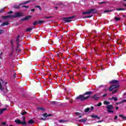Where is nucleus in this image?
I'll list each match as a JSON object with an SVG mask.
<instances>
[{
  "mask_svg": "<svg viewBox=\"0 0 126 126\" xmlns=\"http://www.w3.org/2000/svg\"><path fill=\"white\" fill-rule=\"evenodd\" d=\"M22 7H25L26 8H29V6L24 5Z\"/></svg>",
  "mask_w": 126,
  "mask_h": 126,
  "instance_id": "47",
  "label": "nucleus"
},
{
  "mask_svg": "<svg viewBox=\"0 0 126 126\" xmlns=\"http://www.w3.org/2000/svg\"><path fill=\"white\" fill-rule=\"evenodd\" d=\"M52 116V114H47V118L48 117H51Z\"/></svg>",
  "mask_w": 126,
  "mask_h": 126,
  "instance_id": "61",
  "label": "nucleus"
},
{
  "mask_svg": "<svg viewBox=\"0 0 126 126\" xmlns=\"http://www.w3.org/2000/svg\"><path fill=\"white\" fill-rule=\"evenodd\" d=\"M126 102V100L124 99L121 101L120 104H122V103H125Z\"/></svg>",
  "mask_w": 126,
  "mask_h": 126,
  "instance_id": "46",
  "label": "nucleus"
},
{
  "mask_svg": "<svg viewBox=\"0 0 126 126\" xmlns=\"http://www.w3.org/2000/svg\"><path fill=\"white\" fill-rule=\"evenodd\" d=\"M92 16H93V15H89V16H86L84 17V18H91V17H92Z\"/></svg>",
  "mask_w": 126,
  "mask_h": 126,
  "instance_id": "34",
  "label": "nucleus"
},
{
  "mask_svg": "<svg viewBox=\"0 0 126 126\" xmlns=\"http://www.w3.org/2000/svg\"><path fill=\"white\" fill-rule=\"evenodd\" d=\"M91 111H92V110H94V107H93V106H91Z\"/></svg>",
  "mask_w": 126,
  "mask_h": 126,
  "instance_id": "57",
  "label": "nucleus"
},
{
  "mask_svg": "<svg viewBox=\"0 0 126 126\" xmlns=\"http://www.w3.org/2000/svg\"><path fill=\"white\" fill-rule=\"evenodd\" d=\"M106 109H107V112L108 113H109V114L112 113H114V110H113V109H114V106L112 104H110L109 105H108L106 107Z\"/></svg>",
  "mask_w": 126,
  "mask_h": 126,
  "instance_id": "4",
  "label": "nucleus"
},
{
  "mask_svg": "<svg viewBox=\"0 0 126 126\" xmlns=\"http://www.w3.org/2000/svg\"><path fill=\"white\" fill-rule=\"evenodd\" d=\"M32 30H33V28H32V27H30V28L27 29L26 30V31L27 32H30V31H32Z\"/></svg>",
  "mask_w": 126,
  "mask_h": 126,
  "instance_id": "23",
  "label": "nucleus"
},
{
  "mask_svg": "<svg viewBox=\"0 0 126 126\" xmlns=\"http://www.w3.org/2000/svg\"><path fill=\"white\" fill-rule=\"evenodd\" d=\"M120 87V85H112L110 86L109 89V91H113L114 89H116L115 90L113 91L112 92V94H115V93H117L118 92V88Z\"/></svg>",
  "mask_w": 126,
  "mask_h": 126,
  "instance_id": "1",
  "label": "nucleus"
},
{
  "mask_svg": "<svg viewBox=\"0 0 126 126\" xmlns=\"http://www.w3.org/2000/svg\"><path fill=\"white\" fill-rule=\"evenodd\" d=\"M116 10L117 11H120V10H126V9L124 8H117Z\"/></svg>",
  "mask_w": 126,
  "mask_h": 126,
  "instance_id": "31",
  "label": "nucleus"
},
{
  "mask_svg": "<svg viewBox=\"0 0 126 126\" xmlns=\"http://www.w3.org/2000/svg\"><path fill=\"white\" fill-rule=\"evenodd\" d=\"M104 91H105V92L108 91V89H105L104 90Z\"/></svg>",
  "mask_w": 126,
  "mask_h": 126,
  "instance_id": "62",
  "label": "nucleus"
},
{
  "mask_svg": "<svg viewBox=\"0 0 126 126\" xmlns=\"http://www.w3.org/2000/svg\"><path fill=\"white\" fill-rule=\"evenodd\" d=\"M104 3H107V1H102V2H98L99 4H103Z\"/></svg>",
  "mask_w": 126,
  "mask_h": 126,
  "instance_id": "42",
  "label": "nucleus"
},
{
  "mask_svg": "<svg viewBox=\"0 0 126 126\" xmlns=\"http://www.w3.org/2000/svg\"><path fill=\"white\" fill-rule=\"evenodd\" d=\"M10 42H11V44L12 47H14V45H13V39H11Z\"/></svg>",
  "mask_w": 126,
  "mask_h": 126,
  "instance_id": "45",
  "label": "nucleus"
},
{
  "mask_svg": "<svg viewBox=\"0 0 126 126\" xmlns=\"http://www.w3.org/2000/svg\"><path fill=\"white\" fill-rule=\"evenodd\" d=\"M84 96H85L84 94H80L79 95V99H80V100L82 102L83 101H85V100H86V98L85 97H84Z\"/></svg>",
  "mask_w": 126,
  "mask_h": 126,
  "instance_id": "10",
  "label": "nucleus"
},
{
  "mask_svg": "<svg viewBox=\"0 0 126 126\" xmlns=\"http://www.w3.org/2000/svg\"><path fill=\"white\" fill-rule=\"evenodd\" d=\"M7 110V108H2L0 109V115H1L4 111H6Z\"/></svg>",
  "mask_w": 126,
  "mask_h": 126,
  "instance_id": "16",
  "label": "nucleus"
},
{
  "mask_svg": "<svg viewBox=\"0 0 126 126\" xmlns=\"http://www.w3.org/2000/svg\"><path fill=\"white\" fill-rule=\"evenodd\" d=\"M97 107H100L102 106V102H99L96 105Z\"/></svg>",
  "mask_w": 126,
  "mask_h": 126,
  "instance_id": "41",
  "label": "nucleus"
},
{
  "mask_svg": "<svg viewBox=\"0 0 126 126\" xmlns=\"http://www.w3.org/2000/svg\"><path fill=\"white\" fill-rule=\"evenodd\" d=\"M2 125L3 126H5V125H6V122H2Z\"/></svg>",
  "mask_w": 126,
  "mask_h": 126,
  "instance_id": "52",
  "label": "nucleus"
},
{
  "mask_svg": "<svg viewBox=\"0 0 126 126\" xmlns=\"http://www.w3.org/2000/svg\"><path fill=\"white\" fill-rule=\"evenodd\" d=\"M107 94H105L103 95V97H106V96H107Z\"/></svg>",
  "mask_w": 126,
  "mask_h": 126,
  "instance_id": "58",
  "label": "nucleus"
},
{
  "mask_svg": "<svg viewBox=\"0 0 126 126\" xmlns=\"http://www.w3.org/2000/svg\"><path fill=\"white\" fill-rule=\"evenodd\" d=\"M13 77H14V78H15V77H16V73H14Z\"/></svg>",
  "mask_w": 126,
  "mask_h": 126,
  "instance_id": "53",
  "label": "nucleus"
},
{
  "mask_svg": "<svg viewBox=\"0 0 126 126\" xmlns=\"http://www.w3.org/2000/svg\"><path fill=\"white\" fill-rule=\"evenodd\" d=\"M117 43H118V44H120L121 45V44H122V40H121V39H118V40H117Z\"/></svg>",
  "mask_w": 126,
  "mask_h": 126,
  "instance_id": "40",
  "label": "nucleus"
},
{
  "mask_svg": "<svg viewBox=\"0 0 126 126\" xmlns=\"http://www.w3.org/2000/svg\"><path fill=\"white\" fill-rule=\"evenodd\" d=\"M114 11V9L111 10H106L104 11V13H108V12H112Z\"/></svg>",
  "mask_w": 126,
  "mask_h": 126,
  "instance_id": "21",
  "label": "nucleus"
},
{
  "mask_svg": "<svg viewBox=\"0 0 126 126\" xmlns=\"http://www.w3.org/2000/svg\"><path fill=\"white\" fill-rule=\"evenodd\" d=\"M23 15L21 12H18L15 13V18H17L18 17H22Z\"/></svg>",
  "mask_w": 126,
  "mask_h": 126,
  "instance_id": "8",
  "label": "nucleus"
},
{
  "mask_svg": "<svg viewBox=\"0 0 126 126\" xmlns=\"http://www.w3.org/2000/svg\"><path fill=\"white\" fill-rule=\"evenodd\" d=\"M38 110H40V111H45V109L42 107H38Z\"/></svg>",
  "mask_w": 126,
  "mask_h": 126,
  "instance_id": "33",
  "label": "nucleus"
},
{
  "mask_svg": "<svg viewBox=\"0 0 126 126\" xmlns=\"http://www.w3.org/2000/svg\"><path fill=\"white\" fill-rule=\"evenodd\" d=\"M87 122V118H85V119H82L79 120V122L80 123H86Z\"/></svg>",
  "mask_w": 126,
  "mask_h": 126,
  "instance_id": "15",
  "label": "nucleus"
},
{
  "mask_svg": "<svg viewBox=\"0 0 126 126\" xmlns=\"http://www.w3.org/2000/svg\"><path fill=\"white\" fill-rule=\"evenodd\" d=\"M12 53L13 54V52H14V48H13V47L12 46Z\"/></svg>",
  "mask_w": 126,
  "mask_h": 126,
  "instance_id": "54",
  "label": "nucleus"
},
{
  "mask_svg": "<svg viewBox=\"0 0 126 126\" xmlns=\"http://www.w3.org/2000/svg\"><path fill=\"white\" fill-rule=\"evenodd\" d=\"M44 18H45L46 19H51V18H53V17H52V16H46V17H45Z\"/></svg>",
  "mask_w": 126,
  "mask_h": 126,
  "instance_id": "36",
  "label": "nucleus"
},
{
  "mask_svg": "<svg viewBox=\"0 0 126 126\" xmlns=\"http://www.w3.org/2000/svg\"><path fill=\"white\" fill-rule=\"evenodd\" d=\"M32 17L31 15L27 16L26 17L21 19V21H27Z\"/></svg>",
  "mask_w": 126,
  "mask_h": 126,
  "instance_id": "6",
  "label": "nucleus"
},
{
  "mask_svg": "<svg viewBox=\"0 0 126 126\" xmlns=\"http://www.w3.org/2000/svg\"><path fill=\"white\" fill-rule=\"evenodd\" d=\"M97 96V94H95L94 95H93L91 99H94V100L97 101L99 99V97Z\"/></svg>",
  "mask_w": 126,
  "mask_h": 126,
  "instance_id": "12",
  "label": "nucleus"
},
{
  "mask_svg": "<svg viewBox=\"0 0 126 126\" xmlns=\"http://www.w3.org/2000/svg\"><path fill=\"white\" fill-rule=\"evenodd\" d=\"M9 18H15V15H8Z\"/></svg>",
  "mask_w": 126,
  "mask_h": 126,
  "instance_id": "28",
  "label": "nucleus"
},
{
  "mask_svg": "<svg viewBox=\"0 0 126 126\" xmlns=\"http://www.w3.org/2000/svg\"><path fill=\"white\" fill-rule=\"evenodd\" d=\"M3 11V9H1L0 10V12H2Z\"/></svg>",
  "mask_w": 126,
  "mask_h": 126,
  "instance_id": "63",
  "label": "nucleus"
},
{
  "mask_svg": "<svg viewBox=\"0 0 126 126\" xmlns=\"http://www.w3.org/2000/svg\"><path fill=\"white\" fill-rule=\"evenodd\" d=\"M28 123L30 124V125H33V124H34V120H33V119H31L28 122Z\"/></svg>",
  "mask_w": 126,
  "mask_h": 126,
  "instance_id": "19",
  "label": "nucleus"
},
{
  "mask_svg": "<svg viewBox=\"0 0 126 126\" xmlns=\"http://www.w3.org/2000/svg\"><path fill=\"white\" fill-rule=\"evenodd\" d=\"M92 118H93L94 119H97L98 120L100 119V117H99V116H98V115H92Z\"/></svg>",
  "mask_w": 126,
  "mask_h": 126,
  "instance_id": "18",
  "label": "nucleus"
},
{
  "mask_svg": "<svg viewBox=\"0 0 126 126\" xmlns=\"http://www.w3.org/2000/svg\"><path fill=\"white\" fill-rule=\"evenodd\" d=\"M35 7H36V8H38V9H39V10H40V11H42V8H41V6H40L39 5H36L35 6Z\"/></svg>",
  "mask_w": 126,
  "mask_h": 126,
  "instance_id": "29",
  "label": "nucleus"
},
{
  "mask_svg": "<svg viewBox=\"0 0 126 126\" xmlns=\"http://www.w3.org/2000/svg\"><path fill=\"white\" fill-rule=\"evenodd\" d=\"M79 96H78L75 98V100H79Z\"/></svg>",
  "mask_w": 126,
  "mask_h": 126,
  "instance_id": "55",
  "label": "nucleus"
},
{
  "mask_svg": "<svg viewBox=\"0 0 126 126\" xmlns=\"http://www.w3.org/2000/svg\"><path fill=\"white\" fill-rule=\"evenodd\" d=\"M31 1V0H29V1H25L24 3H22V4H26L27 3H29V2H30Z\"/></svg>",
  "mask_w": 126,
  "mask_h": 126,
  "instance_id": "38",
  "label": "nucleus"
},
{
  "mask_svg": "<svg viewBox=\"0 0 126 126\" xmlns=\"http://www.w3.org/2000/svg\"><path fill=\"white\" fill-rule=\"evenodd\" d=\"M73 18H74V16L69 17H63L62 18V19L64 22H65V23H68V22H71Z\"/></svg>",
  "mask_w": 126,
  "mask_h": 126,
  "instance_id": "2",
  "label": "nucleus"
},
{
  "mask_svg": "<svg viewBox=\"0 0 126 126\" xmlns=\"http://www.w3.org/2000/svg\"><path fill=\"white\" fill-rule=\"evenodd\" d=\"M90 111V108L89 107L86 108L84 110L85 113H88V112H89Z\"/></svg>",
  "mask_w": 126,
  "mask_h": 126,
  "instance_id": "25",
  "label": "nucleus"
},
{
  "mask_svg": "<svg viewBox=\"0 0 126 126\" xmlns=\"http://www.w3.org/2000/svg\"><path fill=\"white\" fill-rule=\"evenodd\" d=\"M19 38H20V36L18 35L17 37L16 38V42L17 44H19V42H20L19 40Z\"/></svg>",
  "mask_w": 126,
  "mask_h": 126,
  "instance_id": "20",
  "label": "nucleus"
},
{
  "mask_svg": "<svg viewBox=\"0 0 126 126\" xmlns=\"http://www.w3.org/2000/svg\"><path fill=\"white\" fill-rule=\"evenodd\" d=\"M9 24V23H8V22L6 21V22H4L2 23V24H1L0 25V26H7V25H8Z\"/></svg>",
  "mask_w": 126,
  "mask_h": 126,
  "instance_id": "13",
  "label": "nucleus"
},
{
  "mask_svg": "<svg viewBox=\"0 0 126 126\" xmlns=\"http://www.w3.org/2000/svg\"><path fill=\"white\" fill-rule=\"evenodd\" d=\"M74 56H75V57H78V55H77V54H76V53H75V54H74Z\"/></svg>",
  "mask_w": 126,
  "mask_h": 126,
  "instance_id": "59",
  "label": "nucleus"
},
{
  "mask_svg": "<svg viewBox=\"0 0 126 126\" xmlns=\"http://www.w3.org/2000/svg\"><path fill=\"white\" fill-rule=\"evenodd\" d=\"M44 21L39 20V21H36L33 23V25H37V24H41V23H43Z\"/></svg>",
  "mask_w": 126,
  "mask_h": 126,
  "instance_id": "11",
  "label": "nucleus"
},
{
  "mask_svg": "<svg viewBox=\"0 0 126 126\" xmlns=\"http://www.w3.org/2000/svg\"><path fill=\"white\" fill-rule=\"evenodd\" d=\"M26 114H27V112H26V111H25V112H22V113H21V114H22L23 116H24V115H26Z\"/></svg>",
  "mask_w": 126,
  "mask_h": 126,
  "instance_id": "44",
  "label": "nucleus"
},
{
  "mask_svg": "<svg viewBox=\"0 0 126 126\" xmlns=\"http://www.w3.org/2000/svg\"><path fill=\"white\" fill-rule=\"evenodd\" d=\"M20 44H17L16 48L15 49V50L17 53H21L22 50L21 49H20Z\"/></svg>",
  "mask_w": 126,
  "mask_h": 126,
  "instance_id": "9",
  "label": "nucleus"
},
{
  "mask_svg": "<svg viewBox=\"0 0 126 126\" xmlns=\"http://www.w3.org/2000/svg\"><path fill=\"white\" fill-rule=\"evenodd\" d=\"M20 5H22V4H19V5H14L13 7L15 8V9H19L21 8Z\"/></svg>",
  "mask_w": 126,
  "mask_h": 126,
  "instance_id": "14",
  "label": "nucleus"
},
{
  "mask_svg": "<svg viewBox=\"0 0 126 126\" xmlns=\"http://www.w3.org/2000/svg\"><path fill=\"white\" fill-rule=\"evenodd\" d=\"M31 11H35V9H31Z\"/></svg>",
  "mask_w": 126,
  "mask_h": 126,
  "instance_id": "64",
  "label": "nucleus"
},
{
  "mask_svg": "<svg viewBox=\"0 0 126 126\" xmlns=\"http://www.w3.org/2000/svg\"><path fill=\"white\" fill-rule=\"evenodd\" d=\"M115 20L116 21H119V20H121V18L115 17Z\"/></svg>",
  "mask_w": 126,
  "mask_h": 126,
  "instance_id": "35",
  "label": "nucleus"
},
{
  "mask_svg": "<svg viewBox=\"0 0 126 126\" xmlns=\"http://www.w3.org/2000/svg\"><path fill=\"white\" fill-rule=\"evenodd\" d=\"M109 83H110V84H117L119 85L120 81L117 80H112L109 82Z\"/></svg>",
  "mask_w": 126,
  "mask_h": 126,
  "instance_id": "7",
  "label": "nucleus"
},
{
  "mask_svg": "<svg viewBox=\"0 0 126 126\" xmlns=\"http://www.w3.org/2000/svg\"><path fill=\"white\" fill-rule=\"evenodd\" d=\"M73 102V100L72 99H70L69 100V103H70V104H72Z\"/></svg>",
  "mask_w": 126,
  "mask_h": 126,
  "instance_id": "50",
  "label": "nucleus"
},
{
  "mask_svg": "<svg viewBox=\"0 0 126 126\" xmlns=\"http://www.w3.org/2000/svg\"><path fill=\"white\" fill-rule=\"evenodd\" d=\"M85 97H86V100H87V99H89V98H91V96H90V95H89V96H87Z\"/></svg>",
  "mask_w": 126,
  "mask_h": 126,
  "instance_id": "49",
  "label": "nucleus"
},
{
  "mask_svg": "<svg viewBox=\"0 0 126 126\" xmlns=\"http://www.w3.org/2000/svg\"><path fill=\"white\" fill-rule=\"evenodd\" d=\"M43 117H45V118H48V114L47 113L43 114Z\"/></svg>",
  "mask_w": 126,
  "mask_h": 126,
  "instance_id": "43",
  "label": "nucleus"
},
{
  "mask_svg": "<svg viewBox=\"0 0 126 126\" xmlns=\"http://www.w3.org/2000/svg\"><path fill=\"white\" fill-rule=\"evenodd\" d=\"M11 13H13V11H10L8 13V14H11Z\"/></svg>",
  "mask_w": 126,
  "mask_h": 126,
  "instance_id": "51",
  "label": "nucleus"
},
{
  "mask_svg": "<svg viewBox=\"0 0 126 126\" xmlns=\"http://www.w3.org/2000/svg\"><path fill=\"white\" fill-rule=\"evenodd\" d=\"M1 18L3 19H7V18H9L8 15V16H2Z\"/></svg>",
  "mask_w": 126,
  "mask_h": 126,
  "instance_id": "30",
  "label": "nucleus"
},
{
  "mask_svg": "<svg viewBox=\"0 0 126 126\" xmlns=\"http://www.w3.org/2000/svg\"><path fill=\"white\" fill-rule=\"evenodd\" d=\"M51 103L52 105H56V104H58L57 101H52Z\"/></svg>",
  "mask_w": 126,
  "mask_h": 126,
  "instance_id": "39",
  "label": "nucleus"
},
{
  "mask_svg": "<svg viewBox=\"0 0 126 126\" xmlns=\"http://www.w3.org/2000/svg\"><path fill=\"white\" fill-rule=\"evenodd\" d=\"M103 104L104 105H109L110 104V102L107 101H104L103 102Z\"/></svg>",
  "mask_w": 126,
  "mask_h": 126,
  "instance_id": "32",
  "label": "nucleus"
},
{
  "mask_svg": "<svg viewBox=\"0 0 126 126\" xmlns=\"http://www.w3.org/2000/svg\"><path fill=\"white\" fill-rule=\"evenodd\" d=\"M2 33H3V30H0V34H2Z\"/></svg>",
  "mask_w": 126,
  "mask_h": 126,
  "instance_id": "48",
  "label": "nucleus"
},
{
  "mask_svg": "<svg viewBox=\"0 0 126 126\" xmlns=\"http://www.w3.org/2000/svg\"><path fill=\"white\" fill-rule=\"evenodd\" d=\"M75 115H77V116H79V112H76Z\"/></svg>",
  "mask_w": 126,
  "mask_h": 126,
  "instance_id": "56",
  "label": "nucleus"
},
{
  "mask_svg": "<svg viewBox=\"0 0 126 126\" xmlns=\"http://www.w3.org/2000/svg\"><path fill=\"white\" fill-rule=\"evenodd\" d=\"M15 123L17 125H20L21 124V121H20V120L19 119H17L15 120Z\"/></svg>",
  "mask_w": 126,
  "mask_h": 126,
  "instance_id": "17",
  "label": "nucleus"
},
{
  "mask_svg": "<svg viewBox=\"0 0 126 126\" xmlns=\"http://www.w3.org/2000/svg\"><path fill=\"white\" fill-rule=\"evenodd\" d=\"M0 90H1V91H3V90H4V88L2 86V84H4L5 83V85H6V84H7V82L4 81V80L2 79H0Z\"/></svg>",
  "mask_w": 126,
  "mask_h": 126,
  "instance_id": "5",
  "label": "nucleus"
},
{
  "mask_svg": "<svg viewBox=\"0 0 126 126\" xmlns=\"http://www.w3.org/2000/svg\"><path fill=\"white\" fill-rule=\"evenodd\" d=\"M110 100H114L115 101H118V97H114L113 96Z\"/></svg>",
  "mask_w": 126,
  "mask_h": 126,
  "instance_id": "26",
  "label": "nucleus"
},
{
  "mask_svg": "<svg viewBox=\"0 0 126 126\" xmlns=\"http://www.w3.org/2000/svg\"><path fill=\"white\" fill-rule=\"evenodd\" d=\"M117 119H118V116H115L114 120H117Z\"/></svg>",
  "mask_w": 126,
  "mask_h": 126,
  "instance_id": "60",
  "label": "nucleus"
},
{
  "mask_svg": "<svg viewBox=\"0 0 126 126\" xmlns=\"http://www.w3.org/2000/svg\"><path fill=\"white\" fill-rule=\"evenodd\" d=\"M92 94V92H87L84 94V95H91Z\"/></svg>",
  "mask_w": 126,
  "mask_h": 126,
  "instance_id": "22",
  "label": "nucleus"
},
{
  "mask_svg": "<svg viewBox=\"0 0 126 126\" xmlns=\"http://www.w3.org/2000/svg\"><path fill=\"white\" fill-rule=\"evenodd\" d=\"M67 122H68L67 120H65L64 119H62L61 120H59V123H66Z\"/></svg>",
  "mask_w": 126,
  "mask_h": 126,
  "instance_id": "24",
  "label": "nucleus"
},
{
  "mask_svg": "<svg viewBox=\"0 0 126 126\" xmlns=\"http://www.w3.org/2000/svg\"><path fill=\"white\" fill-rule=\"evenodd\" d=\"M119 117H121L122 119H126V117H124L123 115H119Z\"/></svg>",
  "mask_w": 126,
  "mask_h": 126,
  "instance_id": "37",
  "label": "nucleus"
},
{
  "mask_svg": "<svg viewBox=\"0 0 126 126\" xmlns=\"http://www.w3.org/2000/svg\"><path fill=\"white\" fill-rule=\"evenodd\" d=\"M97 11H95V9H90L89 10L83 12L82 13V14L85 15V14H90V13H92V14H94V13H96Z\"/></svg>",
  "mask_w": 126,
  "mask_h": 126,
  "instance_id": "3",
  "label": "nucleus"
},
{
  "mask_svg": "<svg viewBox=\"0 0 126 126\" xmlns=\"http://www.w3.org/2000/svg\"><path fill=\"white\" fill-rule=\"evenodd\" d=\"M20 125H23L24 126H27V123L25 122V121H23V122H21V123Z\"/></svg>",
  "mask_w": 126,
  "mask_h": 126,
  "instance_id": "27",
  "label": "nucleus"
}]
</instances>
